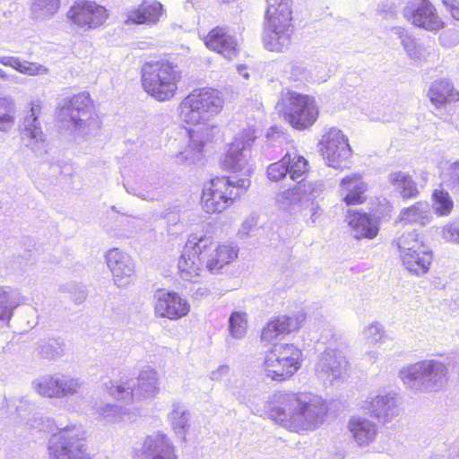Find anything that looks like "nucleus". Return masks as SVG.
<instances>
[{"instance_id":"32","label":"nucleus","mask_w":459,"mask_h":459,"mask_svg":"<svg viewBox=\"0 0 459 459\" xmlns=\"http://www.w3.org/2000/svg\"><path fill=\"white\" fill-rule=\"evenodd\" d=\"M389 185L403 199H413L418 196L420 191L417 183L412 177L404 171H394L387 177Z\"/></svg>"},{"instance_id":"59","label":"nucleus","mask_w":459,"mask_h":459,"mask_svg":"<svg viewBox=\"0 0 459 459\" xmlns=\"http://www.w3.org/2000/svg\"><path fill=\"white\" fill-rule=\"evenodd\" d=\"M17 58H18L17 56H0V64L4 66H10L14 69V66L17 62Z\"/></svg>"},{"instance_id":"50","label":"nucleus","mask_w":459,"mask_h":459,"mask_svg":"<svg viewBox=\"0 0 459 459\" xmlns=\"http://www.w3.org/2000/svg\"><path fill=\"white\" fill-rule=\"evenodd\" d=\"M403 46L411 59L421 60L426 57L424 47L418 44L412 38H403Z\"/></svg>"},{"instance_id":"58","label":"nucleus","mask_w":459,"mask_h":459,"mask_svg":"<svg viewBox=\"0 0 459 459\" xmlns=\"http://www.w3.org/2000/svg\"><path fill=\"white\" fill-rule=\"evenodd\" d=\"M126 190L128 194L136 195L143 200H155L158 199V196L154 194L151 193H143V191H136L134 186H126Z\"/></svg>"},{"instance_id":"7","label":"nucleus","mask_w":459,"mask_h":459,"mask_svg":"<svg viewBox=\"0 0 459 459\" xmlns=\"http://www.w3.org/2000/svg\"><path fill=\"white\" fill-rule=\"evenodd\" d=\"M399 376L411 389L437 391L447 381V368L438 360H423L402 368Z\"/></svg>"},{"instance_id":"34","label":"nucleus","mask_w":459,"mask_h":459,"mask_svg":"<svg viewBox=\"0 0 459 459\" xmlns=\"http://www.w3.org/2000/svg\"><path fill=\"white\" fill-rule=\"evenodd\" d=\"M22 302V296L19 290L0 285V322H9Z\"/></svg>"},{"instance_id":"61","label":"nucleus","mask_w":459,"mask_h":459,"mask_svg":"<svg viewBox=\"0 0 459 459\" xmlns=\"http://www.w3.org/2000/svg\"><path fill=\"white\" fill-rule=\"evenodd\" d=\"M17 76L14 74H8L5 71L0 68V79L5 82H16Z\"/></svg>"},{"instance_id":"27","label":"nucleus","mask_w":459,"mask_h":459,"mask_svg":"<svg viewBox=\"0 0 459 459\" xmlns=\"http://www.w3.org/2000/svg\"><path fill=\"white\" fill-rule=\"evenodd\" d=\"M346 221L351 229L355 238H374L378 233V223L376 218L367 212L349 210Z\"/></svg>"},{"instance_id":"14","label":"nucleus","mask_w":459,"mask_h":459,"mask_svg":"<svg viewBox=\"0 0 459 459\" xmlns=\"http://www.w3.org/2000/svg\"><path fill=\"white\" fill-rule=\"evenodd\" d=\"M83 385L81 378L64 374L44 375L31 382V388L39 395L56 399L75 395Z\"/></svg>"},{"instance_id":"47","label":"nucleus","mask_w":459,"mask_h":459,"mask_svg":"<svg viewBox=\"0 0 459 459\" xmlns=\"http://www.w3.org/2000/svg\"><path fill=\"white\" fill-rule=\"evenodd\" d=\"M14 70L17 72L30 75L35 76L39 74H48V69L42 65L38 63H32L29 61H22L19 57L17 58L16 65L14 66Z\"/></svg>"},{"instance_id":"64","label":"nucleus","mask_w":459,"mask_h":459,"mask_svg":"<svg viewBox=\"0 0 459 459\" xmlns=\"http://www.w3.org/2000/svg\"><path fill=\"white\" fill-rule=\"evenodd\" d=\"M367 356L368 357V359L371 363H374L377 359V351H369L367 353Z\"/></svg>"},{"instance_id":"48","label":"nucleus","mask_w":459,"mask_h":459,"mask_svg":"<svg viewBox=\"0 0 459 459\" xmlns=\"http://www.w3.org/2000/svg\"><path fill=\"white\" fill-rule=\"evenodd\" d=\"M310 78V72L300 63H292L290 65L289 80L297 85L306 83Z\"/></svg>"},{"instance_id":"57","label":"nucleus","mask_w":459,"mask_h":459,"mask_svg":"<svg viewBox=\"0 0 459 459\" xmlns=\"http://www.w3.org/2000/svg\"><path fill=\"white\" fill-rule=\"evenodd\" d=\"M230 373V367L227 365L220 366L216 370H213L210 374V379L212 381H221Z\"/></svg>"},{"instance_id":"39","label":"nucleus","mask_w":459,"mask_h":459,"mask_svg":"<svg viewBox=\"0 0 459 459\" xmlns=\"http://www.w3.org/2000/svg\"><path fill=\"white\" fill-rule=\"evenodd\" d=\"M36 351L43 359H55L65 355V345L56 339L40 340Z\"/></svg>"},{"instance_id":"4","label":"nucleus","mask_w":459,"mask_h":459,"mask_svg":"<svg viewBox=\"0 0 459 459\" xmlns=\"http://www.w3.org/2000/svg\"><path fill=\"white\" fill-rule=\"evenodd\" d=\"M250 185L247 178H215L204 186L202 205L208 213L221 212L238 197Z\"/></svg>"},{"instance_id":"37","label":"nucleus","mask_w":459,"mask_h":459,"mask_svg":"<svg viewBox=\"0 0 459 459\" xmlns=\"http://www.w3.org/2000/svg\"><path fill=\"white\" fill-rule=\"evenodd\" d=\"M295 181L298 183L297 187L300 195L301 204L318 202L325 190L323 181L304 180V176Z\"/></svg>"},{"instance_id":"18","label":"nucleus","mask_w":459,"mask_h":459,"mask_svg":"<svg viewBox=\"0 0 459 459\" xmlns=\"http://www.w3.org/2000/svg\"><path fill=\"white\" fill-rule=\"evenodd\" d=\"M69 21L83 30H95L102 26L108 18L107 9L92 1L74 3L67 12Z\"/></svg>"},{"instance_id":"1","label":"nucleus","mask_w":459,"mask_h":459,"mask_svg":"<svg viewBox=\"0 0 459 459\" xmlns=\"http://www.w3.org/2000/svg\"><path fill=\"white\" fill-rule=\"evenodd\" d=\"M327 411L325 400L316 394L278 392L273 396L269 417L287 429L300 432L318 428Z\"/></svg>"},{"instance_id":"31","label":"nucleus","mask_w":459,"mask_h":459,"mask_svg":"<svg viewBox=\"0 0 459 459\" xmlns=\"http://www.w3.org/2000/svg\"><path fill=\"white\" fill-rule=\"evenodd\" d=\"M163 15L162 4L157 1H145L137 9L130 11L126 23L155 24Z\"/></svg>"},{"instance_id":"6","label":"nucleus","mask_w":459,"mask_h":459,"mask_svg":"<svg viewBox=\"0 0 459 459\" xmlns=\"http://www.w3.org/2000/svg\"><path fill=\"white\" fill-rule=\"evenodd\" d=\"M180 78L178 66L170 62L146 64L143 68V86L159 101L169 100L175 95Z\"/></svg>"},{"instance_id":"11","label":"nucleus","mask_w":459,"mask_h":459,"mask_svg":"<svg viewBox=\"0 0 459 459\" xmlns=\"http://www.w3.org/2000/svg\"><path fill=\"white\" fill-rule=\"evenodd\" d=\"M301 351L294 344H276L265 355L264 370L272 380L282 381L300 367Z\"/></svg>"},{"instance_id":"49","label":"nucleus","mask_w":459,"mask_h":459,"mask_svg":"<svg viewBox=\"0 0 459 459\" xmlns=\"http://www.w3.org/2000/svg\"><path fill=\"white\" fill-rule=\"evenodd\" d=\"M299 209L303 212L302 216L306 219L307 225H315L322 215V208L318 202L302 204Z\"/></svg>"},{"instance_id":"54","label":"nucleus","mask_w":459,"mask_h":459,"mask_svg":"<svg viewBox=\"0 0 459 459\" xmlns=\"http://www.w3.org/2000/svg\"><path fill=\"white\" fill-rule=\"evenodd\" d=\"M442 237L446 241L459 244V223L446 225L442 230Z\"/></svg>"},{"instance_id":"25","label":"nucleus","mask_w":459,"mask_h":459,"mask_svg":"<svg viewBox=\"0 0 459 459\" xmlns=\"http://www.w3.org/2000/svg\"><path fill=\"white\" fill-rule=\"evenodd\" d=\"M369 413L383 422H390L399 414L396 394L381 391L370 397L367 406Z\"/></svg>"},{"instance_id":"63","label":"nucleus","mask_w":459,"mask_h":459,"mask_svg":"<svg viewBox=\"0 0 459 459\" xmlns=\"http://www.w3.org/2000/svg\"><path fill=\"white\" fill-rule=\"evenodd\" d=\"M27 405L29 407H34V403H30L27 397H22L20 400V404L17 405V411H21L22 409V406Z\"/></svg>"},{"instance_id":"46","label":"nucleus","mask_w":459,"mask_h":459,"mask_svg":"<svg viewBox=\"0 0 459 459\" xmlns=\"http://www.w3.org/2000/svg\"><path fill=\"white\" fill-rule=\"evenodd\" d=\"M385 335V327L379 322H373L362 331V336L366 342L376 344L383 341Z\"/></svg>"},{"instance_id":"53","label":"nucleus","mask_w":459,"mask_h":459,"mask_svg":"<svg viewBox=\"0 0 459 459\" xmlns=\"http://www.w3.org/2000/svg\"><path fill=\"white\" fill-rule=\"evenodd\" d=\"M446 182L453 189L459 190V161H455L449 166Z\"/></svg>"},{"instance_id":"62","label":"nucleus","mask_w":459,"mask_h":459,"mask_svg":"<svg viewBox=\"0 0 459 459\" xmlns=\"http://www.w3.org/2000/svg\"><path fill=\"white\" fill-rule=\"evenodd\" d=\"M392 30L395 35H397L401 39L402 41L403 38H411L405 33V30L401 27H394L393 28Z\"/></svg>"},{"instance_id":"40","label":"nucleus","mask_w":459,"mask_h":459,"mask_svg":"<svg viewBox=\"0 0 459 459\" xmlns=\"http://www.w3.org/2000/svg\"><path fill=\"white\" fill-rule=\"evenodd\" d=\"M304 320V314L294 315L291 316L283 315L277 316L269 323L275 326L276 332L281 335L298 330Z\"/></svg>"},{"instance_id":"24","label":"nucleus","mask_w":459,"mask_h":459,"mask_svg":"<svg viewBox=\"0 0 459 459\" xmlns=\"http://www.w3.org/2000/svg\"><path fill=\"white\" fill-rule=\"evenodd\" d=\"M105 259L112 273L115 284L117 287L126 286L134 273L132 258L118 248H111L106 253Z\"/></svg>"},{"instance_id":"9","label":"nucleus","mask_w":459,"mask_h":459,"mask_svg":"<svg viewBox=\"0 0 459 459\" xmlns=\"http://www.w3.org/2000/svg\"><path fill=\"white\" fill-rule=\"evenodd\" d=\"M48 452L51 459H91L82 426L60 428L48 440Z\"/></svg>"},{"instance_id":"60","label":"nucleus","mask_w":459,"mask_h":459,"mask_svg":"<svg viewBox=\"0 0 459 459\" xmlns=\"http://www.w3.org/2000/svg\"><path fill=\"white\" fill-rule=\"evenodd\" d=\"M209 293L208 289L205 287H198L194 292L193 297L196 299L206 297Z\"/></svg>"},{"instance_id":"56","label":"nucleus","mask_w":459,"mask_h":459,"mask_svg":"<svg viewBox=\"0 0 459 459\" xmlns=\"http://www.w3.org/2000/svg\"><path fill=\"white\" fill-rule=\"evenodd\" d=\"M442 3L452 17L459 21V0H442Z\"/></svg>"},{"instance_id":"19","label":"nucleus","mask_w":459,"mask_h":459,"mask_svg":"<svg viewBox=\"0 0 459 459\" xmlns=\"http://www.w3.org/2000/svg\"><path fill=\"white\" fill-rule=\"evenodd\" d=\"M133 459H178L170 438L160 432L147 436L141 447L134 449Z\"/></svg>"},{"instance_id":"13","label":"nucleus","mask_w":459,"mask_h":459,"mask_svg":"<svg viewBox=\"0 0 459 459\" xmlns=\"http://www.w3.org/2000/svg\"><path fill=\"white\" fill-rule=\"evenodd\" d=\"M105 387L108 394L117 400L127 402L152 398L160 391L159 375L154 369H146L139 374L137 385L134 380L118 385L109 381L105 383Z\"/></svg>"},{"instance_id":"8","label":"nucleus","mask_w":459,"mask_h":459,"mask_svg":"<svg viewBox=\"0 0 459 459\" xmlns=\"http://www.w3.org/2000/svg\"><path fill=\"white\" fill-rule=\"evenodd\" d=\"M276 108L290 125L299 130L311 126L318 116L314 98L292 91H283Z\"/></svg>"},{"instance_id":"26","label":"nucleus","mask_w":459,"mask_h":459,"mask_svg":"<svg viewBox=\"0 0 459 459\" xmlns=\"http://www.w3.org/2000/svg\"><path fill=\"white\" fill-rule=\"evenodd\" d=\"M205 46L227 59H233L238 53V41L224 27L212 29L204 38Z\"/></svg>"},{"instance_id":"36","label":"nucleus","mask_w":459,"mask_h":459,"mask_svg":"<svg viewBox=\"0 0 459 459\" xmlns=\"http://www.w3.org/2000/svg\"><path fill=\"white\" fill-rule=\"evenodd\" d=\"M169 420L176 435L185 440L190 420V412L186 409L185 405L178 402L173 403L171 411L169 414Z\"/></svg>"},{"instance_id":"43","label":"nucleus","mask_w":459,"mask_h":459,"mask_svg":"<svg viewBox=\"0 0 459 459\" xmlns=\"http://www.w3.org/2000/svg\"><path fill=\"white\" fill-rule=\"evenodd\" d=\"M434 210L439 216H447L451 213L454 202L447 192L443 190H435L433 193Z\"/></svg>"},{"instance_id":"41","label":"nucleus","mask_w":459,"mask_h":459,"mask_svg":"<svg viewBox=\"0 0 459 459\" xmlns=\"http://www.w3.org/2000/svg\"><path fill=\"white\" fill-rule=\"evenodd\" d=\"M59 8V0H32L31 12L35 19L44 20L54 15Z\"/></svg>"},{"instance_id":"15","label":"nucleus","mask_w":459,"mask_h":459,"mask_svg":"<svg viewBox=\"0 0 459 459\" xmlns=\"http://www.w3.org/2000/svg\"><path fill=\"white\" fill-rule=\"evenodd\" d=\"M256 129L255 126L243 127L235 136L228 152L226 153L221 166L224 169L232 172H242L244 176L250 172L248 167L247 156L248 148L256 138Z\"/></svg>"},{"instance_id":"23","label":"nucleus","mask_w":459,"mask_h":459,"mask_svg":"<svg viewBox=\"0 0 459 459\" xmlns=\"http://www.w3.org/2000/svg\"><path fill=\"white\" fill-rule=\"evenodd\" d=\"M349 362L342 351L328 348L319 356L316 371L333 382L346 377Z\"/></svg>"},{"instance_id":"28","label":"nucleus","mask_w":459,"mask_h":459,"mask_svg":"<svg viewBox=\"0 0 459 459\" xmlns=\"http://www.w3.org/2000/svg\"><path fill=\"white\" fill-rule=\"evenodd\" d=\"M347 429L354 442L360 447L371 445L378 434L377 425L360 416H352L348 421Z\"/></svg>"},{"instance_id":"45","label":"nucleus","mask_w":459,"mask_h":459,"mask_svg":"<svg viewBox=\"0 0 459 459\" xmlns=\"http://www.w3.org/2000/svg\"><path fill=\"white\" fill-rule=\"evenodd\" d=\"M276 202L282 207H298L301 206L300 195L295 185L293 187H290L282 192H280L276 196Z\"/></svg>"},{"instance_id":"35","label":"nucleus","mask_w":459,"mask_h":459,"mask_svg":"<svg viewBox=\"0 0 459 459\" xmlns=\"http://www.w3.org/2000/svg\"><path fill=\"white\" fill-rule=\"evenodd\" d=\"M400 222L403 224H419L425 226L432 220L431 210L427 202H417L404 208L399 214Z\"/></svg>"},{"instance_id":"10","label":"nucleus","mask_w":459,"mask_h":459,"mask_svg":"<svg viewBox=\"0 0 459 459\" xmlns=\"http://www.w3.org/2000/svg\"><path fill=\"white\" fill-rule=\"evenodd\" d=\"M59 116L63 121L72 123L77 134L85 137L96 135L100 126L87 92L73 96L61 108Z\"/></svg>"},{"instance_id":"22","label":"nucleus","mask_w":459,"mask_h":459,"mask_svg":"<svg viewBox=\"0 0 459 459\" xmlns=\"http://www.w3.org/2000/svg\"><path fill=\"white\" fill-rule=\"evenodd\" d=\"M154 310L157 316L170 320L186 316L190 305L185 299L174 291L158 290L154 294Z\"/></svg>"},{"instance_id":"55","label":"nucleus","mask_w":459,"mask_h":459,"mask_svg":"<svg viewBox=\"0 0 459 459\" xmlns=\"http://www.w3.org/2000/svg\"><path fill=\"white\" fill-rule=\"evenodd\" d=\"M280 334L276 332L275 326L268 323L262 331L261 339L263 342H271Z\"/></svg>"},{"instance_id":"20","label":"nucleus","mask_w":459,"mask_h":459,"mask_svg":"<svg viewBox=\"0 0 459 459\" xmlns=\"http://www.w3.org/2000/svg\"><path fill=\"white\" fill-rule=\"evenodd\" d=\"M308 171L307 160L297 154L287 153L279 161L268 166L266 174L270 181L278 182L290 177L291 180H299Z\"/></svg>"},{"instance_id":"16","label":"nucleus","mask_w":459,"mask_h":459,"mask_svg":"<svg viewBox=\"0 0 459 459\" xmlns=\"http://www.w3.org/2000/svg\"><path fill=\"white\" fill-rule=\"evenodd\" d=\"M320 152L325 163L334 169L347 167L348 160L351 156V149L348 139L340 129L330 128L322 137Z\"/></svg>"},{"instance_id":"42","label":"nucleus","mask_w":459,"mask_h":459,"mask_svg":"<svg viewBox=\"0 0 459 459\" xmlns=\"http://www.w3.org/2000/svg\"><path fill=\"white\" fill-rule=\"evenodd\" d=\"M247 314L245 312L235 311L229 319V330L233 338L241 339L247 333Z\"/></svg>"},{"instance_id":"30","label":"nucleus","mask_w":459,"mask_h":459,"mask_svg":"<svg viewBox=\"0 0 459 459\" xmlns=\"http://www.w3.org/2000/svg\"><path fill=\"white\" fill-rule=\"evenodd\" d=\"M428 97L437 108L459 100V91L454 84L446 80L440 79L433 82L428 91Z\"/></svg>"},{"instance_id":"52","label":"nucleus","mask_w":459,"mask_h":459,"mask_svg":"<svg viewBox=\"0 0 459 459\" xmlns=\"http://www.w3.org/2000/svg\"><path fill=\"white\" fill-rule=\"evenodd\" d=\"M440 44L445 48H453L459 44V31L456 30H447L439 36Z\"/></svg>"},{"instance_id":"12","label":"nucleus","mask_w":459,"mask_h":459,"mask_svg":"<svg viewBox=\"0 0 459 459\" xmlns=\"http://www.w3.org/2000/svg\"><path fill=\"white\" fill-rule=\"evenodd\" d=\"M401 259L406 269L416 274L426 273L432 262V252L415 230L404 232L396 240Z\"/></svg>"},{"instance_id":"5","label":"nucleus","mask_w":459,"mask_h":459,"mask_svg":"<svg viewBox=\"0 0 459 459\" xmlns=\"http://www.w3.org/2000/svg\"><path fill=\"white\" fill-rule=\"evenodd\" d=\"M222 106L223 100L217 90H195L180 103V117L186 124H203L217 115Z\"/></svg>"},{"instance_id":"33","label":"nucleus","mask_w":459,"mask_h":459,"mask_svg":"<svg viewBox=\"0 0 459 459\" xmlns=\"http://www.w3.org/2000/svg\"><path fill=\"white\" fill-rule=\"evenodd\" d=\"M93 410L101 418L112 423L131 422L136 418V413L128 408L102 402H96Z\"/></svg>"},{"instance_id":"29","label":"nucleus","mask_w":459,"mask_h":459,"mask_svg":"<svg viewBox=\"0 0 459 459\" xmlns=\"http://www.w3.org/2000/svg\"><path fill=\"white\" fill-rule=\"evenodd\" d=\"M368 189L359 174H351L343 178L340 183V194L347 205L359 204L365 201L364 193Z\"/></svg>"},{"instance_id":"51","label":"nucleus","mask_w":459,"mask_h":459,"mask_svg":"<svg viewBox=\"0 0 459 459\" xmlns=\"http://www.w3.org/2000/svg\"><path fill=\"white\" fill-rule=\"evenodd\" d=\"M256 226L257 217L255 215H251L243 221L238 230V235L241 238H248L250 236H254L255 232L258 230Z\"/></svg>"},{"instance_id":"17","label":"nucleus","mask_w":459,"mask_h":459,"mask_svg":"<svg viewBox=\"0 0 459 459\" xmlns=\"http://www.w3.org/2000/svg\"><path fill=\"white\" fill-rule=\"evenodd\" d=\"M41 114L39 102H31L30 108L23 117L20 125L21 139L24 145L35 153L46 152V134L39 120Z\"/></svg>"},{"instance_id":"21","label":"nucleus","mask_w":459,"mask_h":459,"mask_svg":"<svg viewBox=\"0 0 459 459\" xmlns=\"http://www.w3.org/2000/svg\"><path fill=\"white\" fill-rule=\"evenodd\" d=\"M403 16L413 25L429 31L444 27V22L429 0H415L413 4L404 8Z\"/></svg>"},{"instance_id":"2","label":"nucleus","mask_w":459,"mask_h":459,"mask_svg":"<svg viewBox=\"0 0 459 459\" xmlns=\"http://www.w3.org/2000/svg\"><path fill=\"white\" fill-rule=\"evenodd\" d=\"M237 247L215 246L211 237L192 234L178 262V273L184 281L195 282L201 275L204 265L212 274L238 257Z\"/></svg>"},{"instance_id":"44","label":"nucleus","mask_w":459,"mask_h":459,"mask_svg":"<svg viewBox=\"0 0 459 459\" xmlns=\"http://www.w3.org/2000/svg\"><path fill=\"white\" fill-rule=\"evenodd\" d=\"M204 146V144L202 140L191 135L188 148L179 152L178 158L182 161L189 160L191 162H196L200 160V154Z\"/></svg>"},{"instance_id":"3","label":"nucleus","mask_w":459,"mask_h":459,"mask_svg":"<svg viewBox=\"0 0 459 459\" xmlns=\"http://www.w3.org/2000/svg\"><path fill=\"white\" fill-rule=\"evenodd\" d=\"M291 15V0H267L266 23L263 36L266 49L282 52L290 47L293 30Z\"/></svg>"},{"instance_id":"38","label":"nucleus","mask_w":459,"mask_h":459,"mask_svg":"<svg viewBox=\"0 0 459 459\" xmlns=\"http://www.w3.org/2000/svg\"><path fill=\"white\" fill-rule=\"evenodd\" d=\"M16 104L11 96L0 97V131L8 133L15 124Z\"/></svg>"}]
</instances>
